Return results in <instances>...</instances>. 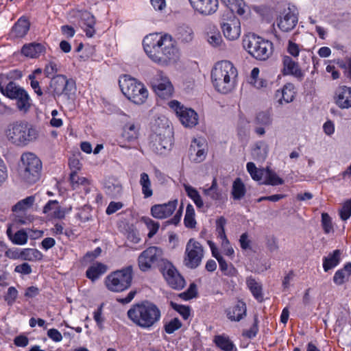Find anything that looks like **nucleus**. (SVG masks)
I'll return each mask as SVG.
<instances>
[{
	"label": "nucleus",
	"mask_w": 351,
	"mask_h": 351,
	"mask_svg": "<svg viewBox=\"0 0 351 351\" xmlns=\"http://www.w3.org/2000/svg\"><path fill=\"white\" fill-rule=\"evenodd\" d=\"M1 93L6 97L16 101L17 110L23 113H27L32 107V99L23 87L14 82H10L5 87L0 84Z\"/></svg>",
	"instance_id": "8"
},
{
	"label": "nucleus",
	"mask_w": 351,
	"mask_h": 351,
	"mask_svg": "<svg viewBox=\"0 0 351 351\" xmlns=\"http://www.w3.org/2000/svg\"><path fill=\"white\" fill-rule=\"evenodd\" d=\"M246 315L245 304L239 301L235 305L227 310V316L231 321L239 322Z\"/></svg>",
	"instance_id": "27"
},
{
	"label": "nucleus",
	"mask_w": 351,
	"mask_h": 351,
	"mask_svg": "<svg viewBox=\"0 0 351 351\" xmlns=\"http://www.w3.org/2000/svg\"><path fill=\"white\" fill-rule=\"evenodd\" d=\"M35 202L34 196H29L19 201L12 208L14 215V221L21 225H26L34 221V216L27 215V212L32 208Z\"/></svg>",
	"instance_id": "12"
},
{
	"label": "nucleus",
	"mask_w": 351,
	"mask_h": 351,
	"mask_svg": "<svg viewBox=\"0 0 351 351\" xmlns=\"http://www.w3.org/2000/svg\"><path fill=\"white\" fill-rule=\"evenodd\" d=\"M21 258L25 261H34L42 258V254L36 249L27 248L21 252Z\"/></svg>",
	"instance_id": "41"
},
{
	"label": "nucleus",
	"mask_w": 351,
	"mask_h": 351,
	"mask_svg": "<svg viewBox=\"0 0 351 351\" xmlns=\"http://www.w3.org/2000/svg\"><path fill=\"white\" fill-rule=\"evenodd\" d=\"M297 23L298 16L289 10L280 16L277 25L282 31L289 32L296 26Z\"/></svg>",
	"instance_id": "23"
},
{
	"label": "nucleus",
	"mask_w": 351,
	"mask_h": 351,
	"mask_svg": "<svg viewBox=\"0 0 351 351\" xmlns=\"http://www.w3.org/2000/svg\"><path fill=\"white\" fill-rule=\"evenodd\" d=\"M341 252L335 250L332 253L329 254L327 257H324L323 261V267L325 271L336 267L340 262Z\"/></svg>",
	"instance_id": "34"
},
{
	"label": "nucleus",
	"mask_w": 351,
	"mask_h": 351,
	"mask_svg": "<svg viewBox=\"0 0 351 351\" xmlns=\"http://www.w3.org/2000/svg\"><path fill=\"white\" fill-rule=\"evenodd\" d=\"M214 341L219 348L224 351H232L234 348V344L228 337L217 335L215 337Z\"/></svg>",
	"instance_id": "43"
},
{
	"label": "nucleus",
	"mask_w": 351,
	"mask_h": 351,
	"mask_svg": "<svg viewBox=\"0 0 351 351\" xmlns=\"http://www.w3.org/2000/svg\"><path fill=\"white\" fill-rule=\"evenodd\" d=\"M160 271L167 284L174 289H181L185 285L184 278L175 266L169 261H163L160 265Z\"/></svg>",
	"instance_id": "13"
},
{
	"label": "nucleus",
	"mask_w": 351,
	"mask_h": 351,
	"mask_svg": "<svg viewBox=\"0 0 351 351\" xmlns=\"http://www.w3.org/2000/svg\"><path fill=\"white\" fill-rule=\"evenodd\" d=\"M197 288L195 284H191L189 288L180 294V297L183 300H188L196 296Z\"/></svg>",
	"instance_id": "54"
},
{
	"label": "nucleus",
	"mask_w": 351,
	"mask_h": 351,
	"mask_svg": "<svg viewBox=\"0 0 351 351\" xmlns=\"http://www.w3.org/2000/svg\"><path fill=\"white\" fill-rule=\"evenodd\" d=\"M42 162L32 152L24 153L21 156L19 176L28 184H34L40 178Z\"/></svg>",
	"instance_id": "5"
},
{
	"label": "nucleus",
	"mask_w": 351,
	"mask_h": 351,
	"mask_svg": "<svg viewBox=\"0 0 351 351\" xmlns=\"http://www.w3.org/2000/svg\"><path fill=\"white\" fill-rule=\"evenodd\" d=\"M171 307L176 311L184 319H187L190 316V308L189 306L178 304L173 302H171Z\"/></svg>",
	"instance_id": "50"
},
{
	"label": "nucleus",
	"mask_w": 351,
	"mask_h": 351,
	"mask_svg": "<svg viewBox=\"0 0 351 351\" xmlns=\"http://www.w3.org/2000/svg\"><path fill=\"white\" fill-rule=\"evenodd\" d=\"M50 88L54 97L61 95L69 96L74 89V83L68 80L67 78L59 75L53 77L50 82Z\"/></svg>",
	"instance_id": "16"
},
{
	"label": "nucleus",
	"mask_w": 351,
	"mask_h": 351,
	"mask_svg": "<svg viewBox=\"0 0 351 351\" xmlns=\"http://www.w3.org/2000/svg\"><path fill=\"white\" fill-rule=\"evenodd\" d=\"M141 221L145 224L147 228L149 230L147 237L149 239L152 238L158 231L160 223L148 217H143L141 218Z\"/></svg>",
	"instance_id": "42"
},
{
	"label": "nucleus",
	"mask_w": 351,
	"mask_h": 351,
	"mask_svg": "<svg viewBox=\"0 0 351 351\" xmlns=\"http://www.w3.org/2000/svg\"><path fill=\"white\" fill-rule=\"evenodd\" d=\"M243 45L251 56L260 60L267 59L272 53V43L254 34L246 35Z\"/></svg>",
	"instance_id": "7"
},
{
	"label": "nucleus",
	"mask_w": 351,
	"mask_h": 351,
	"mask_svg": "<svg viewBox=\"0 0 351 351\" xmlns=\"http://www.w3.org/2000/svg\"><path fill=\"white\" fill-rule=\"evenodd\" d=\"M162 250L156 246H151L143 251L138 257V266L141 271L150 270L155 265L163 261Z\"/></svg>",
	"instance_id": "11"
},
{
	"label": "nucleus",
	"mask_w": 351,
	"mask_h": 351,
	"mask_svg": "<svg viewBox=\"0 0 351 351\" xmlns=\"http://www.w3.org/2000/svg\"><path fill=\"white\" fill-rule=\"evenodd\" d=\"M204 144V141L203 139L194 138L192 141L189 148V156L191 158L194 156L195 154H196L197 149H198L200 147H202Z\"/></svg>",
	"instance_id": "55"
},
{
	"label": "nucleus",
	"mask_w": 351,
	"mask_h": 351,
	"mask_svg": "<svg viewBox=\"0 0 351 351\" xmlns=\"http://www.w3.org/2000/svg\"><path fill=\"white\" fill-rule=\"evenodd\" d=\"M228 8L242 19H247L251 13L250 7L243 0H234Z\"/></svg>",
	"instance_id": "29"
},
{
	"label": "nucleus",
	"mask_w": 351,
	"mask_h": 351,
	"mask_svg": "<svg viewBox=\"0 0 351 351\" xmlns=\"http://www.w3.org/2000/svg\"><path fill=\"white\" fill-rule=\"evenodd\" d=\"M282 64L283 73L285 75H292L298 78H301L303 76V73L299 68L298 63L293 60L291 57L288 56H284Z\"/></svg>",
	"instance_id": "26"
},
{
	"label": "nucleus",
	"mask_w": 351,
	"mask_h": 351,
	"mask_svg": "<svg viewBox=\"0 0 351 351\" xmlns=\"http://www.w3.org/2000/svg\"><path fill=\"white\" fill-rule=\"evenodd\" d=\"M5 136L12 143L24 146L36 138L37 131L27 122L16 121L8 126Z\"/></svg>",
	"instance_id": "4"
},
{
	"label": "nucleus",
	"mask_w": 351,
	"mask_h": 351,
	"mask_svg": "<svg viewBox=\"0 0 351 351\" xmlns=\"http://www.w3.org/2000/svg\"><path fill=\"white\" fill-rule=\"evenodd\" d=\"M348 274H346V271L341 269L335 272L333 276V282L337 285H341L348 279Z\"/></svg>",
	"instance_id": "53"
},
{
	"label": "nucleus",
	"mask_w": 351,
	"mask_h": 351,
	"mask_svg": "<svg viewBox=\"0 0 351 351\" xmlns=\"http://www.w3.org/2000/svg\"><path fill=\"white\" fill-rule=\"evenodd\" d=\"M139 184L142 188V193L145 198L150 197L153 195L152 183L147 173H142L140 176Z\"/></svg>",
	"instance_id": "37"
},
{
	"label": "nucleus",
	"mask_w": 351,
	"mask_h": 351,
	"mask_svg": "<svg viewBox=\"0 0 351 351\" xmlns=\"http://www.w3.org/2000/svg\"><path fill=\"white\" fill-rule=\"evenodd\" d=\"M237 77V68L228 60L217 62L211 71L213 86L216 90L223 94L230 93L235 88Z\"/></svg>",
	"instance_id": "2"
},
{
	"label": "nucleus",
	"mask_w": 351,
	"mask_h": 351,
	"mask_svg": "<svg viewBox=\"0 0 351 351\" xmlns=\"http://www.w3.org/2000/svg\"><path fill=\"white\" fill-rule=\"evenodd\" d=\"M133 279V269L131 265L117 270L108 275L105 285L112 292H122L129 289Z\"/></svg>",
	"instance_id": "9"
},
{
	"label": "nucleus",
	"mask_w": 351,
	"mask_h": 351,
	"mask_svg": "<svg viewBox=\"0 0 351 351\" xmlns=\"http://www.w3.org/2000/svg\"><path fill=\"white\" fill-rule=\"evenodd\" d=\"M295 95V87L293 84L288 83L282 88L276 90L275 99L280 104L291 102Z\"/></svg>",
	"instance_id": "24"
},
{
	"label": "nucleus",
	"mask_w": 351,
	"mask_h": 351,
	"mask_svg": "<svg viewBox=\"0 0 351 351\" xmlns=\"http://www.w3.org/2000/svg\"><path fill=\"white\" fill-rule=\"evenodd\" d=\"M28 239L27 233L24 230H18L11 238V241L16 245H24Z\"/></svg>",
	"instance_id": "48"
},
{
	"label": "nucleus",
	"mask_w": 351,
	"mask_h": 351,
	"mask_svg": "<svg viewBox=\"0 0 351 351\" xmlns=\"http://www.w3.org/2000/svg\"><path fill=\"white\" fill-rule=\"evenodd\" d=\"M221 29L225 38L230 40H237L241 35V22L234 16L221 23Z\"/></svg>",
	"instance_id": "18"
},
{
	"label": "nucleus",
	"mask_w": 351,
	"mask_h": 351,
	"mask_svg": "<svg viewBox=\"0 0 351 351\" xmlns=\"http://www.w3.org/2000/svg\"><path fill=\"white\" fill-rule=\"evenodd\" d=\"M30 23L27 19L24 16L18 19L12 27L10 36L13 38H23L29 32Z\"/></svg>",
	"instance_id": "25"
},
{
	"label": "nucleus",
	"mask_w": 351,
	"mask_h": 351,
	"mask_svg": "<svg viewBox=\"0 0 351 351\" xmlns=\"http://www.w3.org/2000/svg\"><path fill=\"white\" fill-rule=\"evenodd\" d=\"M29 80H30V85L35 93L38 96L40 97L43 95V93L40 88L39 82L36 79H34L33 75H29L28 76Z\"/></svg>",
	"instance_id": "59"
},
{
	"label": "nucleus",
	"mask_w": 351,
	"mask_h": 351,
	"mask_svg": "<svg viewBox=\"0 0 351 351\" xmlns=\"http://www.w3.org/2000/svg\"><path fill=\"white\" fill-rule=\"evenodd\" d=\"M255 123L256 125L267 126L271 123V119L268 114L261 112L257 114Z\"/></svg>",
	"instance_id": "52"
},
{
	"label": "nucleus",
	"mask_w": 351,
	"mask_h": 351,
	"mask_svg": "<svg viewBox=\"0 0 351 351\" xmlns=\"http://www.w3.org/2000/svg\"><path fill=\"white\" fill-rule=\"evenodd\" d=\"M17 295V290L14 287H10L8 288L7 294L5 295V300L9 305H12L15 302Z\"/></svg>",
	"instance_id": "56"
},
{
	"label": "nucleus",
	"mask_w": 351,
	"mask_h": 351,
	"mask_svg": "<svg viewBox=\"0 0 351 351\" xmlns=\"http://www.w3.org/2000/svg\"><path fill=\"white\" fill-rule=\"evenodd\" d=\"M246 284L254 297L257 300L261 302L263 299L261 285L251 276L247 278Z\"/></svg>",
	"instance_id": "35"
},
{
	"label": "nucleus",
	"mask_w": 351,
	"mask_h": 351,
	"mask_svg": "<svg viewBox=\"0 0 351 351\" xmlns=\"http://www.w3.org/2000/svg\"><path fill=\"white\" fill-rule=\"evenodd\" d=\"M204 250L202 245L194 239H190L186 245L184 265L189 269L198 267L204 258Z\"/></svg>",
	"instance_id": "10"
},
{
	"label": "nucleus",
	"mask_w": 351,
	"mask_h": 351,
	"mask_svg": "<svg viewBox=\"0 0 351 351\" xmlns=\"http://www.w3.org/2000/svg\"><path fill=\"white\" fill-rule=\"evenodd\" d=\"M139 127L134 123L126 124L123 128L121 143L134 142L138 136Z\"/></svg>",
	"instance_id": "30"
},
{
	"label": "nucleus",
	"mask_w": 351,
	"mask_h": 351,
	"mask_svg": "<svg viewBox=\"0 0 351 351\" xmlns=\"http://www.w3.org/2000/svg\"><path fill=\"white\" fill-rule=\"evenodd\" d=\"M107 271V266L104 263L96 262L90 265L86 271V277L93 282L105 274Z\"/></svg>",
	"instance_id": "32"
},
{
	"label": "nucleus",
	"mask_w": 351,
	"mask_h": 351,
	"mask_svg": "<svg viewBox=\"0 0 351 351\" xmlns=\"http://www.w3.org/2000/svg\"><path fill=\"white\" fill-rule=\"evenodd\" d=\"M58 71L57 64L53 62H50L45 66L44 73L47 77H50L55 75Z\"/></svg>",
	"instance_id": "58"
},
{
	"label": "nucleus",
	"mask_w": 351,
	"mask_h": 351,
	"mask_svg": "<svg viewBox=\"0 0 351 351\" xmlns=\"http://www.w3.org/2000/svg\"><path fill=\"white\" fill-rule=\"evenodd\" d=\"M208 244L210 246L213 256H214L219 263V269L222 274L228 277L237 276L238 270L231 263H228L225 260L223 256L219 253L215 243L211 241H208Z\"/></svg>",
	"instance_id": "17"
},
{
	"label": "nucleus",
	"mask_w": 351,
	"mask_h": 351,
	"mask_svg": "<svg viewBox=\"0 0 351 351\" xmlns=\"http://www.w3.org/2000/svg\"><path fill=\"white\" fill-rule=\"evenodd\" d=\"M334 102L341 109L351 108V87L340 86L335 91Z\"/></svg>",
	"instance_id": "22"
},
{
	"label": "nucleus",
	"mask_w": 351,
	"mask_h": 351,
	"mask_svg": "<svg viewBox=\"0 0 351 351\" xmlns=\"http://www.w3.org/2000/svg\"><path fill=\"white\" fill-rule=\"evenodd\" d=\"M247 170L250 174L252 178L256 181H260L262 178L265 176V169H258L255 164L252 162H249L246 165Z\"/></svg>",
	"instance_id": "44"
},
{
	"label": "nucleus",
	"mask_w": 351,
	"mask_h": 351,
	"mask_svg": "<svg viewBox=\"0 0 351 351\" xmlns=\"http://www.w3.org/2000/svg\"><path fill=\"white\" fill-rule=\"evenodd\" d=\"M48 337L56 342H60L62 339V334L55 328L49 329L47 331Z\"/></svg>",
	"instance_id": "63"
},
{
	"label": "nucleus",
	"mask_w": 351,
	"mask_h": 351,
	"mask_svg": "<svg viewBox=\"0 0 351 351\" xmlns=\"http://www.w3.org/2000/svg\"><path fill=\"white\" fill-rule=\"evenodd\" d=\"M206 152L205 150L204 145L202 147H200L198 149H197L196 154H195L194 156L191 158V159L197 162H200L203 161L206 158Z\"/></svg>",
	"instance_id": "60"
},
{
	"label": "nucleus",
	"mask_w": 351,
	"mask_h": 351,
	"mask_svg": "<svg viewBox=\"0 0 351 351\" xmlns=\"http://www.w3.org/2000/svg\"><path fill=\"white\" fill-rule=\"evenodd\" d=\"M287 51L293 57H297L300 53V47L296 43L289 40L287 46Z\"/></svg>",
	"instance_id": "64"
},
{
	"label": "nucleus",
	"mask_w": 351,
	"mask_h": 351,
	"mask_svg": "<svg viewBox=\"0 0 351 351\" xmlns=\"http://www.w3.org/2000/svg\"><path fill=\"white\" fill-rule=\"evenodd\" d=\"M177 206V199L165 204H155L151 207L150 213L153 217L158 219H164L172 215Z\"/></svg>",
	"instance_id": "19"
},
{
	"label": "nucleus",
	"mask_w": 351,
	"mask_h": 351,
	"mask_svg": "<svg viewBox=\"0 0 351 351\" xmlns=\"http://www.w3.org/2000/svg\"><path fill=\"white\" fill-rule=\"evenodd\" d=\"M322 226L326 234H328L333 231L331 217L326 213L322 214Z\"/></svg>",
	"instance_id": "49"
},
{
	"label": "nucleus",
	"mask_w": 351,
	"mask_h": 351,
	"mask_svg": "<svg viewBox=\"0 0 351 351\" xmlns=\"http://www.w3.org/2000/svg\"><path fill=\"white\" fill-rule=\"evenodd\" d=\"M45 47L40 43H32L25 45L21 49V53L26 57L36 58L45 53Z\"/></svg>",
	"instance_id": "28"
},
{
	"label": "nucleus",
	"mask_w": 351,
	"mask_h": 351,
	"mask_svg": "<svg viewBox=\"0 0 351 351\" xmlns=\"http://www.w3.org/2000/svg\"><path fill=\"white\" fill-rule=\"evenodd\" d=\"M123 204L121 202H111L108 206L106 213L107 215H112L121 209Z\"/></svg>",
	"instance_id": "61"
},
{
	"label": "nucleus",
	"mask_w": 351,
	"mask_h": 351,
	"mask_svg": "<svg viewBox=\"0 0 351 351\" xmlns=\"http://www.w3.org/2000/svg\"><path fill=\"white\" fill-rule=\"evenodd\" d=\"M221 247L223 253L228 256L230 259H232L234 254V251L230 245L229 240L221 241Z\"/></svg>",
	"instance_id": "57"
},
{
	"label": "nucleus",
	"mask_w": 351,
	"mask_h": 351,
	"mask_svg": "<svg viewBox=\"0 0 351 351\" xmlns=\"http://www.w3.org/2000/svg\"><path fill=\"white\" fill-rule=\"evenodd\" d=\"M176 36L177 40L180 43L187 44L193 41L195 37V34L190 26L183 25L178 28Z\"/></svg>",
	"instance_id": "31"
},
{
	"label": "nucleus",
	"mask_w": 351,
	"mask_h": 351,
	"mask_svg": "<svg viewBox=\"0 0 351 351\" xmlns=\"http://www.w3.org/2000/svg\"><path fill=\"white\" fill-rule=\"evenodd\" d=\"M182 326V322L178 318H173L167 322L164 325V330L167 334H172L176 330L180 329Z\"/></svg>",
	"instance_id": "47"
},
{
	"label": "nucleus",
	"mask_w": 351,
	"mask_h": 351,
	"mask_svg": "<svg viewBox=\"0 0 351 351\" xmlns=\"http://www.w3.org/2000/svg\"><path fill=\"white\" fill-rule=\"evenodd\" d=\"M76 16L79 18V25L85 32L86 36L93 37L95 34L96 23L94 16L88 11L79 10L77 12Z\"/></svg>",
	"instance_id": "20"
},
{
	"label": "nucleus",
	"mask_w": 351,
	"mask_h": 351,
	"mask_svg": "<svg viewBox=\"0 0 351 351\" xmlns=\"http://www.w3.org/2000/svg\"><path fill=\"white\" fill-rule=\"evenodd\" d=\"M265 180L263 182L266 185L276 186L282 184L284 181L272 170L267 168L265 169Z\"/></svg>",
	"instance_id": "40"
},
{
	"label": "nucleus",
	"mask_w": 351,
	"mask_h": 351,
	"mask_svg": "<svg viewBox=\"0 0 351 351\" xmlns=\"http://www.w3.org/2000/svg\"><path fill=\"white\" fill-rule=\"evenodd\" d=\"M123 94L136 104H142L148 97V91L145 85L129 75L123 76L119 81Z\"/></svg>",
	"instance_id": "6"
},
{
	"label": "nucleus",
	"mask_w": 351,
	"mask_h": 351,
	"mask_svg": "<svg viewBox=\"0 0 351 351\" xmlns=\"http://www.w3.org/2000/svg\"><path fill=\"white\" fill-rule=\"evenodd\" d=\"M70 182L73 189H76L80 185L86 186L88 184V180L84 177H80L75 171L70 173Z\"/></svg>",
	"instance_id": "46"
},
{
	"label": "nucleus",
	"mask_w": 351,
	"mask_h": 351,
	"mask_svg": "<svg viewBox=\"0 0 351 351\" xmlns=\"http://www.w3.org/2000/svg\"><path fill=\"white\" fill-rule=\"evenodd\" d=\"M127 315L134 325L149 329L160 321L161 312L155 304L144 301L133 304L128 311Z\"/></svg>",
	"instance_id": "3"
},
{
	"label": "nucleus",
	"mask_w": 351,
	"mask_h": 351,
	"mask_svg": "<svg viewBox=\"0 0 351 351\" xmlns=\"http://www.w3.org/2000/svg\"><path fill=\"white\" fill-rule=\"evenodd\" d=\"M106 193L112 197H117L122 193L121 183L114 178L109 179L105 184Z\"/></svg>",
	"instance_id": "33"
},
{
	"label": "nucleus",
	"mask_w": 351,
	"mask_h": 351,
	"mask_svg": "<svg viewBox=\"0 0 351 351\" xmlns=\"http://www.w3.org/2000/svg\"><path fill=\"white\" fill-rule=\"evenodd\" d=\"M143 44L147 56L160 65L167 66L179 59V50L170 34H150L144 38Z\"/></svg>",
	"instance_id": "1"
},
{
	"label": "nucleus",
	"mask_w": 351,
	"mask_h": 351,
	"mask_svg": "<svg viewBox=\"0 0 351 351\" xmlns=\"http://www.w3.org/2000/svg\"><path fill=\"white\" fill-rule=\"evenodd\" d=\"M169 107L175 110L179 120L186 128H193L198 123V114L191 108L180 106L176 100L169 103Z\"/></svg>",
	"instance_id": "14"
},
{
	"label": "nucleus",
	"mask_w": 351,
	"mask_h": 351,
	"mask_svg": "<svg viewBox=\"0 0 351 351\" xmlns=\"http://www.w3.org/2000/svg\"><path fill=\"white\" fill-rule=\"evenodd\" d=\"M339 215L342 220L346 221L351 216V199L346 201L339 210Z\"/></svg>",
	"instance_id": "51"
},
{
	"label": "nucleus",
	"mask_w": 351,
	"mask_h": 351,
	"mask_svg": "<svg viewBox=\"0 0 351 351\" xmlns=\"http://www.w3.org/2000/svg\"><path fill=\"white\" fill-rule=\"evenodd\" d=\"M184 222L187 228H192L195 226L196 221L195 219V210L191 204H189L186 206Z\"/></svg>",
	"instance_id": "45"
},
{
	"label": "nucleus",
	"mask_w": 351,
	"mask_h": 351,
	"mask_svg": "<svg viewBox=\"0 0 351 351\" xmlns=\"http://www.w3.org/2000/svg\"><path fill=\"white\" fill-rule=\"evenodd\" d=\"M14 271L17 273L27 275L32 273V267L28 263H24L17 265Z\"/></svg>",
	"instance_id": "62"
},
{
	"label": "nucleus",
	"mask_w": 351,
	"mask_h": 351,
	"mask_svg": "<svg viewBox=\"0 0 351 351\" xmlns=\"http://www.w3.org/2000/svg\"><path fill=\"white\" fill-rule=\"evenodd\" d=\"M246 193L245 184L241 178H236L233 182L231 195L234 200H240Z\"/></svg>",
	"instance_id": "36"
},
{
	"label": "nucleus",
	"mask_w": 351,
	"mask_h": 351,
	"mask_svg": "<svg viewBox=\"0 0 351 351\" xmlns=\"http://www.w3.org/2000/svg\"><path fill=\"white\" fill-rule=\"evenodd\" d=\"M203 193L209 197L213 200H221L222 199V193L219 190L217 179L213 178L212 184L209 188L203 189Z\"/></svg>",
	"instance_id": "38"
},
{
	"label": "nucleus",
	"mask_w": 351,
	"mask_h": 351,
	"mask_svg": "<svg viewBox=\"0 0 351 351\" xmlns=\"http://www.w3.org/2000/svg\"><path fill=\"white\" fill-rule=\"evenodd\" d=\"M193 8L202 15H210L218 9V0H189Z\"/></svg>",
	"instance_id": "21"
},
{
	"label": "nucleus",
	"mask_w": 351,
	"mask_h": 351,
	"mask_svg": "<svg viewBox=\"0 0 351 351\" xmlns=\"http://www.w3.org/2000/svg\"><path fill=\"white\" fill-rule=\"evenodd\" d=\"M152 83L153 88L158 97L166 99L172 95L173 85L162 72H158Z\"/></svg>",
	"instance_id": "15"
},
{
	"label": "nucleus",
	"mask_w": 351,
	"mask_h": 351,
	"mask_svg": "<svg viewBox=\"0 0 351 351\" xmlns=\"http://www.w3.org/2000/svg\"><path fill=\"white\" fill-rule=\"evenodd\" d=\"M184 190L187 195L193 201L196 206L199 208H203L204 202L199 192L193 186L184 184Z\"/></svg>",
	"instance_id": "39"
}]
</instances>
